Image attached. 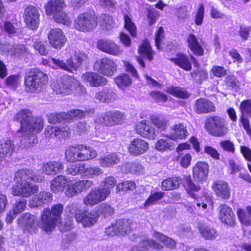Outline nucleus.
Masks as SVG:
<instances>
[{
    "instance_id": "9d476101",
    "label": "nucleus",
    "mask_w": 251,
    "mask_h": 251,
    "mask_svg": "<svg viewBox=\"0 0 251 251\" xmlns=\"http://www.w3.org/2000/svg\"><path fill=\"white\" fill-rule=\"evenodd\" d=\"M72 210L76 222L81 224L84 227H92L99 219V213L97 210H89L77 207L72 208Z\"/></svg>"
},
{
    "instance_id": "13d9d810",
    "label": "nucleus",
    "mask_w": 251,
    "mask_h": 251,
    "mask_svg": "<svg viewBox=\"0 0 251 251\" xmlns=\"http://www.w3.org/2000/svg\"><path fill=\"white\" fill-rule=\"evenodd\" d=\"M151 121L158 129L165 130L168 124V121L165 118L157 116L151 117Z\"/></svg>"
},
{
    "instance_id": "8fccbe9b",
    "label": "nucleus",
    "mask_w": 251,
    "mask_h": 251,
    "mask_svg": "<svg viewBox=\"0 0 251 251\" xmlns=\"http://www.w3.org/2000/svg\"><path fill=\"white\" fill-rule=\"evenodd\" d=\"M136 183L133 181L123 180L118 183L116 187L117 192H123L126 193L133 191L136 188Z\"/></svg>"
},
{
    "instance_id": "79ce46f5",
    "label": "nucleus",
    "mask_w": 251,
    "mask_h": 251,
    "mask_svg": "<svg viewBox=\"0 0 251 251\" xmlns=\"http://www.w3.org/2000/svg\"><path fill=\"white\" fill-rule=\"evenodd\" d=\"M43 171L47 175H56L64 169L62 163L57 161L49 162L44 164Z\"/></svg>"
},
{
    "instance_id": "a18cd8bd",
    "label": "nucleus",
    "mask_w": 251,
    "mask_h": 251,
    "mask_svg": "<svg viewBox=\"0 0 251 251\" xmlns=\"http://www.w3.org/2000/svg\"><path fill=\"white\" fill-rule=\"evenodd\" d=\"M124 28L128 31L132 38H136L137 36V28L135 24L127 14L124 16Z\"/></svg>"
},
{
    "instance_id": "4be33fe9",
    "label": "nucleus",
    "mask_w": 251,
    "mask_h": 251,
    "mask_svg": "<svg viewBox=\"0 0 251 251\" xmlns=\"http://www.w3.org/2000/svg\"><path fill=\"white\" fill-rule=\"evenodd\" d=\"M148 142L143 139L135 138L131 140L127 147V151L130 155L138 156L145 153L149 149Z\"/></svg>"
},
{
    "instance_id": "6e6552de",
    "label": "nucleus",
    "mask_w": 251,
    "mask_h": 251,
    "mask_svg": "<svg viewBox=\"0 0 251 251\" xmlns=\"http://www.w3.org/2000/svg\"><path fill=\"white\" fill-rule=\"evenodd\" d=\"M99 17L94 11H86L80 13L74 20L75 28L84 33L95 30L98 25Z\"/></svg>"
},
{
    "instance_id": "2f4dec72",
    "label": "nucleus",
    "mask_w": 251,
    "mask_h": 251,
    "mask_svg": "<svg viewBox=\"0 0 251 251\" xmlns=\"http://www.w3.org/2000/svg\"><path fill=\"white\" fill-rule=\"evenodd\" d=\"M172 130V132L168 137L173 140H184L189 135L186 126L182 123L175 124Z\"/></svg>"
},
{
    "instance_id": "680f3d73",
    "label": "nucleus",
    "mask_w": 251,
    "mask_h": 251,
    "mask_svg": "<svg viewBox=\"0 0 251 251\" xmlns=\"http://www.w3.org/2000/svg\"><path fill=\"white\" fill-rule=\"evenodd\" d=\"M149 95L153 100L158 102H166L168 99V96L160 91H151L149 93Z\"/></svg>"
},
{
    "instance_id": "3c124183",
    "label": "nucleus",
    "mask_w": 251,
    "mask_h": 251,
    "mask_svg": "<svg viewBox=\"0 0 251 251\" xmlns=\"http://www.w3.org/2000/svg\"><path fill=\"white\" fill-rule=\"evenodd\" d=\"M165 193L163 191H155L151 193L144 203L145 207H148L154 204L158 201L161 200L165 196Z\"/></svg>"
},
{
    "instance_id": "f257e3e1",
    "label": "nucleus",
    "mask_w": 251,
    "mask_h": 251,
    "mask_svg": "<svg viewBox=\"0 0 251 251\" xmlns=\"http://www.w3.org/2000/svg\"><path fill=\"white\" fill-rule=\"evenodd\" d=\"M15 183L12 187V193L14 196L28 198L37 194L39 190V186L32 184L30 180L35 183L41 182L44 180V176L35 173L28 169L18 170L15 174Z\"/></svg>"
},
{
    "instance_id": "338daca9",
    "label": "nucleus",
    "mask_w": 251,
    "mask_h": 251,
    "mask_svg": "<svg viewBox=\"0 0 251 251\" xmlns=\"http://www.w3.org/2000/svg\"><path fill=\"white\" fill-rule=\"evenodd\" d=\"M171 143L166 139H160L155 143V149L160 151L171 150Z\"/></svg>"
},
{
    "instance_id": "c03bdc74",
    "label": "nucleus",
    "mask_w": 251,
    "mask_h": 251,
    "mask_svg": "<svg viewBox=\"0 0 251 251\" xmlns=\"http://www.w3.org/2000/svg\"><path fill=\"white\" fill-rule=\"evenodd\" d=\"M114 82L119 88L124 89L132 84V80L128 74L121 73L114 77Z\"/></svg>"
},
{
    "instance_id": "4c0bfd02",
    "label": "nucleus",
    "mask_w": 251,
    "mask_h": 251,
    "mask_svg": "<svg viewBox=\"0 0 251 251\" xmlns=\"http://www.w3.org/2000/svg\"><path fill=\"white\" fill-rule=\"evenodd\" d=\"M14 148V145L11 140H0V162L2 161L6 156L11 155Z\"/></svg>"
},
{
    "instance_id": "5701e85b",
    "label": "nucleus",
    "mask_w": 251,
    "mask_h": 251,
    "mask_svg": "<svg viewBox=\"0 0 251 251\" xmlns=\"http://www.w3.org/2000/svg\"><path fill=\"white\" fill-rule=\"evenodd\" d=\"M44 123L42 124V126L39 130H32L28 129L25 132H17L20 133L21 139L20 143L24 148H29L34 146L38 142L37 134L41 132L44 128Z\"/></svg>"
},
{
    "instance_id": "423d86ee",
    "label": "nucleus",
    "mask_w": 251,
    "mask_h": 251,
    "mask_svg": "<svg viewBox=\"0 0 251 251\" xmlns=\"http://www.w3.org/2000/svg\"><path fill=\"white\" fill-rule=\"evenodd\" d=\"M64 207L61 203L54 204L50 209H44L40 218V228L46 232L52 231L60 219Z\"/></svg>"
},
{
    "instance_id": "4d7b16f0",
    "label": "nucleus",
    "mask_w": 251,
    "mask_h": 251,
    "mask_svg": "<svg viewBox=\"0 0 251 251\" xmlns=\"http://www.w3.org/2000/svg\"><path fill=\"white\" fill-rule=\"evenodd\" d=\"M164 38L165 31L164 28L163 27L160 26L155 33L154 42L157 49L159 50L162 49L161 45Z\"/></svg>"
},
{
    "instance_id": "b1692460",
    "label": "nucleus",
    "mask_w": 251,
    "mask_h": 251,
    "mask_svg": "<svg viewBox=\"0 0 251 251\" xmlns=\"http://www.w3.org/2000/svg\"><path fill=\"white\" fill-rule=\"evenodd\" d=\"M209 166L206 162L198 161L192 169V175L194 180L202 183L207 179Z\"/></svg>"
},
{
    "instance_id": "0eeeda50",
    "label": "nucleus",
    "mask_w": 251,
    "mask_h": 251,
    "mask_svg": "<svg viewBox=\"0 0 251 251\" xmlns=\"http://www.w3.org/2000/svg\"><path fill=\"white\" fill-rule=\"evenodd\" d=\"M49 81L48 75L37 68L29 69L24 78L25 89L30 92H34L41 89Z\"/></svg>"
},
{
    "instance_id": "c85d7f7f",
    "label": "nucleus",
    "mask_w": 251,
    "mask_h": 251,
    "mask_svg": "<svg viewBox=\"0 0 251 251\" xmlns=\"http://www.w3.org/2000/svg\"><path fill=\"white\" fill-rule=\"evenodd\" d=\"M137 51L141 57L150 62L153 60L155 54V51L152 49L149 40L147 38L142 41Z\"/></svg>"
},
{
    "instance_id": "e433bc0d",
    "label": "nucleus",
    "mask_w": 251,
    "mask_h": 251,
    "mask_svg": "<svg viewBox=\"0 0 251 251\" xmlns=\"http://www.w3.org/2000/svg\"><path fill=\"white\" fill-rule=\"evenodd\" d=\"M100 165L104 168L112 167L120 162V158L116 152H110L99 159Z\"/></svg>"
},
{
    "instance_id": "bf43d9fd",
    "label": "nucleus",
    "mask_w": 251,
    "mask_h": 251,
    "mask_svg": "<svg viewBox=\"0 0 251 251\" xmlns=\"http://www.w3.org/2000/svg\"><path fill=\"white\" fill-rule=\"evenodd\" d=\"M67 121L66 112L51 114L48 118V122L50 124H58L62 121Z\"/></svg>"
},
{
    "instance_id": "69168bd1",
    "label": "nucleus",
    "mask_w": 251,
    "mask_h": 251,
    "mask_svg": "<svg viewBox=\"0 0 251 251\" xmlns=\"http://www.w3.org/2000/svg\"><path fill=\"white\" fill-rule=\"evenodd\" d=\"M84 175L89 177H93L103 174L102 169L98 167H87L86 166Z\"/></svg>"
},
{
    "instance_id": "1a4fd4ad",
    "label": "nucleus",
    "mask_w": 251,
    "mask_h": 251,
    "mask_svg": "<svg viewBox=\"0 0 251 251\" xmlns=\"http://www.w3.org/2000/svg\"><path fill=\"white\" fill-rule=\"evenodd\" d=\"M204 128L207 133L213 137H223L228 132L226 120L217 115L208 117L205 121Z\"/></svg>"
},
{
    "instance_id": "37998d69",
    "label": "nucleus",
    "mask_w": 251,
    "mask_h": 251,
    "mask_svg": "<svg viewBox=\"0 0 251 251\" xmlns=\"http://www.w3.org/2000/svg\"><path fill=\"white\" fill-rule=\"evenodd\" d=\"M166 93L176 98L187 99L190 97V94L184 88L179 86H171L167 88Z\"/></svg>"
},
{
    "instance_id": "4468645a",
    "label": "nucleus",
    "mask_w": 251,
    "mask_h": 251,
    "mask_svg": "<svg viewBox=\"0 0 251 251\" xmlns=\"http://www.w3.org/2000/svg\"><path fill=\"white\" fill-rule=\"evenodd\" d=\"M77 80L74 76L65 75L62 76L57 84L54 86L53 90L56 94L68 95L75 90Z\"/></svg>"
},
{
    "instance_id": "f3484780",
    "label": "nucleus",
    "mask_w": 251,
    "mask_h": 251,
    "mask_svg": "<svg viewBox=\"0 0 251 251\" xmlns=\"http://www.w3.org/2000/svg\"><path fill=\"white\" fill-rule=\"evenodd\" d=\"M218 218L220 222L225 225L233 227L236 224V218L232 209L225 203L219 206Z\"/></svg>"
},
{
    "instance_id": "bb28decb",
    "label": "nucleus",
    "mask_w": 251,
    "mask_h": 251,
    "mask_svg": "<svg viewBox=\"0 0 251 251\" xmlns=\"http://www.w3.org/2000/svg\"><path fill=\"white\" fill-rule=\"evenodd\" d=\"M82 79L84 82L89 83L91 87H99L105 85L107 79L102 75L97 73L88 72L82 75Z\"/></svg>"
},
{
    "instance_id": "6e6d98bb",
    "label": "nucleus",
    "mask_w": 251,
    "mask_h": 251,
    "mask_svg": "<svg viewBox=\"0 0 251 251\" xmlns=\"http://www.w3.org/2000/svg\"><path fill=\"white\" fill-rule=\"evenodd\" d=\"M85 111L82 110L75 109L70 110L66 112L67 122L82 119L85 116Z\"/></svg>"
},
{
    "instance_id": "9b49d317",
    "label": "nucleus",
    "mask_w": 251,
    "mask_h": 251,
    "mask_svg": "<svg viewBox=\"0 0 251 251\" xmlns=\"http://www.w3.org/2000/svg\"><path fill=\"white\" fill-rule=\"evenodd\" d=\"M94 69L103 76L111 77L117 71L118 68L114 59L104 57L95 61Z\"/></svg>"
},
{
    "instance_id": "20e7f679",
    "label": "nucleus",
    "mask_w": 251,
    "mask_h": 251,
    "mask_svg": "<svg viewBox=\"0 0 251 251\" xmlns=\"http://www.w3.org/2000/svg\"><path fill=\"white\" fill-rule=\"evenodd\" d=\"M13 120L20 124L17 132H25L28 129L39 130L44 123L42 117L33 116L32 112L26 108L18 111L14 115Z\"/></svg>"
},
{
    "instance_id": "7c9ffc66",
    "label": "nucleus",
    "mask_w": 251,
    "mask_h": 251,
    "mask_svg": "<svg viewBox=\"0 0 251 251\" xmlns=\"http://www.w3.org/2000/svg\"><path fill=\"white\" fill-rule=\"evenodd\" d=\"M66 7L64 0H49L44 6L46 15L52 16Z\"/></svg>"
},
{
    "instance_id": "864d4df0",
    "label": "nucleus",
    "mask_w": 251,
    "mask_h": 251,
    "mask_svg": "<svg viewBox=\"0 0 251 251\" xmlns=\"http://www.w3.org/2000/svg\"><path fill=\"white\" fill-rule=\"evenodd\" d=\"M3 30L8 35H15L20 31L21 29L18 23L5 21L3 23Z\"/></svg>"
},
{
    "instance_id": "473e14b6",
    "label": "nucleus",
    "mask_w": 251,
    "mask_h": 251,
    "mask_svg": "<svg viewBox=\"0 0 251 251\" xmlns=\"http://www.w3.org/2000/svg\"><path fill=\"white\" fill-rule=\"evenodd\" d=\"M130 230L129 224L127 222H123L108 226L105 229V233L108 236H113L115 235L126 234Z\"/></svg>"
},
{
    "instance_id": "49530a36",
    "label": "nucleus",
    "mask_w": 251,
    "mask_h": 251,
    "mask_svg": "<svg viewBox=\"0 0 251 251\" xmlns=\"http://www.w3.org/2000/svg\"><path fill=\"white\" fill-rule=\"evenodd\" d=\"M86 166L83 163L70 165L67 167V174L72 176L84 175Z\"/></svg>"
},
{
    "instance_id": "ea45409f",
    "label": "nucleus",
    "mask_w": 251,
    "mask_h": 251,
    "mask_svg": "<svg viewBox=\"0 0 251 251\" xmlns=\"http://www.w3.org/2000/svg\"><path fill=\"white\" fill-rule=\"evenodd\" d=\"M115 96V93L114 92L113 89L105 87L101 91L96 93L95 97L96 99L102 102H109L112 99H114Z\"/></svg>"
},
{
    "instance_id": "dca6fc26",
    "label": "nucleus",
    "mask_w": 251,
    "mask_h": 251,
    "mask_svg": "<svg viewBox=\"0 0 251 251\" xmlns=\"http://www.w3.org/2000/svg\"><path fill=\"white\" fill-rule=\"evenodd\" d=\"M134 130L137 134L148 140H154L157 136L155 128L150 121L146 119L137 123Z\"/></svg>"
},
{
    "instance_id": "f704fd0d",
    "label": "nucleus",
    "mask_w": 251,
    "mask_h": 251,
    "mask_svg": "<svg viewBox=\"0 0 251 251\" xmlns=\"http://www.w3.org/2000/svg\"><path fill=\"white\" fill-rule=\"evenodd\" d=\"M182 179L179 176H172L164 179L161 182V188L163 191H171L179 188Z\"/></svg>"
},
{
    "instance_id": "a211bd4d",
    "label": "nucleus",
    "mask_w": 251,
    "mask_h": 251,
    "mask_svg": "<svg viewBox=\"0 0 251 251\" xmlns=\"http://www.w3.org/2000/svg\"><path fill=\"white\" fill-rule=\"evenodd\" d=\"M241 115L239 121L242 123V126L247 134L251 135V128L249 119L251 118V100L246 99L242 101L239 106Z\"/></svg>"
},
{
    "instance_id": "2eb2a0df",
    "label": "nucleus",
    "mask_w": 251,
    "mask_h": 251,
    "mask_svg": "<svg viewBox=\"0 0 251 251\" xmlns=\"http://www.w3.org/2000/svg\"><path fill=\"white\" fill-rule=\"evenodd\" d=\"M50 46L56 50H60L65 46L67 38L63 30L59 28L51 29L48 34Z\"/></svg>"
},
{
    "instance_id": "39448f33",
    "label": "nucleus",
    "mask_w": 251,
    "mask_h": 251,
    "mask_svg": "<svg viewBox=\"0 0 251 251\" xmlns=\"http://www.w3.org/2000/svg\"><path fill=\"white\" fill-rule=\"evenodd\" d=\"M97 156V153L95 150L84 144L70 146L65 153V159L70 163L88 161Z\"/></svg>"
},
{
    "instance_id": "a878e982",
    "label": "nucleus",
    "mask_w": 251,
    "mask_h": 251,
    "mask_svg": "<svg viewBox=\"0 0 251 251\" xmlns=\"http://www.w3.org/2000/svg\"><path fill=\"white\" fill-rule=\"evenodd\" d=\"M97 48L109 54L116 56L121 52L120 46L114 41L103 39H99L97 42Z\"/></svg>"
},
{
    "instance_id": "c9c22d12",
    "label": "nucleus",
    "mask_w": 251,
    "mask_h": 251,
    "mask_svg": "<svg viewBox=\"0 0 251 251\" xmlns=\"http://www.w3.org/2000/svg\"><path fill=\"white\" fill-rule=\"evenodd\" d=\"M185 182V189L188 196L193 199L194 200H197L198 196L196 193L199 192L201 189V187L197 185L192 180L191 176H186L184 178Z\"/></svg>"
},
{
    "instance_id": "f8f14e48",
    "label": "nucleus",
    "mask_w": 251,
    "mask_h": 251,
    "mask_svg": "<svg viewBox=\"0 0 251 251\" xmlns=\"http://www.w3.org/2000/svg\"><path fill=\"white\" fill-rule=\"evenodd\" d=\"M101 125L105 126H113L123 124L126 120L124 112L119 110H109L99 118Z\"/></svg>"
},
{
    "instance_id": "aec40b11",
    "label": "nucleus",
    "mask_w": 251,
    "mask_h": 251,
    "mask_svg": "<svg viewBox=\"0 0 251 251\" xmlns=\"http://www.w3.org/2000/svg\"><path fill=\"white\" fill-rule=\"evenodd\" d=\"M93 185V181L90 180H76L70 184L65 190V195L69 198L76 196L81 192L91 187Z\"/></svg>"
},
{
    "instance_id": "a19ab883",
    "label": "nucleus",
    "mask_w": 251,
    "mask_h": 251,
    "mask_svg": "<svg viewBox=\"0 0 251 251\" xmlns=\"http://www.w3.org/2000/svg\"><path fill=\"white\" fill-rule=\"evenodd\" d=\"M199 231L201 236L206 240H212L218 236L216 230L205 224H200L198 226Z\"/></svg>"
},
{
    "instance_id": "5fc2aeb1",
    "label": "nucleus",
    "mask_w": 251,
    "mask_h": 251,
    "mask_svg": "<svg viewBox=\"0 0 251 251\" xmlns=\"http://www.w3.org/2000/svg\"><path fill=\"white\" fill-rule=\"evenodd\" d=\"M33 47L41 55L46 56L49 54L46 42L40 39L36 40L33 43Z\"/></svg>"
},
{
    "instance_id": "c756f323",
    "label": "nucleus",
    "mask_w": 251,
    "mask_h": 251,
    "mask_svg": "<svg viewBox=\"0 0 251 251\" xmlns=\"http://www.w3.org/2000/svg\"><path fill=\"white\" fill-rule=\"evenodd\" d=\"M70 180L65 176L59 175L55 176L50 181V188L54 193L63 192L68 187Z\"/></svg>"
},
{
    "instance_id": "603ef678",
    "label": "nucleus",
    "mask_w": 251,
    "mask_h": 251,
    "mask_svg": "<svg viewBox=\"0 0 251 251\" xmlns=\"http://www.w3.org/2000/svg\"><path fill=\"white\" fill-rule=\"evenodd\" d=\"M103 29H108L114 23L113 17L108 14H101L98 19V23Z\"/></svg>"
},
{
    "instance_id": "de8ad7c7",
    "label": "nucleus",
    "mask_w": 251,
    "mask_h": 251,
    "mask_svg": "<svg viewBox=\"0 0 251 251\" xmlns=\"http://www.w3.org/2000/svg\"><path fill=\"white\" fill-rule=\"evenodd\" d=\"M52 18L54 21L59 24L69 26L72 24L71 18L69 17L68 14L63 10L54 15Z\"/></svg>"
},
{
    "instance_id": "ddd939ff",
    "label": "nucleus",
    "mask_w": 251,
    "mask_h": 251,
    "mask_svg": "<svg viewBox=\"0 0 251 251\" xmlns=\"http://www.w3.org/2000/svg\"><path fill=\"white\" fill-rule=\"evenodd\" d=\"M18 226L25 233H36L38 229L37 217L30 213L23 214L17 220Z\"/></svg>"
},
{
    "instance_id": "412c9836",
    "label": "nucleus",
    "mask_w": 251,
    "mask_h": 251,
    "mask_svg": "<svg viewBox=\"0 0 251 251\" xmlns=\"http://www.w3.org/2000/svg\"><path fill=\"white\" fill-rule=\"evenodd\" d=\"M215 195L219 199L227 200L230 199L231 189L227 182L224 180H215L211 185Z\"/></svg>"
},
{
    "instance_id": "58836bf2",
    "label": "nucleus",
    "mask_w": 251,
    "mask_h": 251,
    "mask_svg": "<svg viewBox=\"0 0 251 251\" xmlns=\"http://www.w3.org/2000/svg\"><path fill=\"white\" fill-rule=\"evenodd\" d=\"M153 237L162 243L166 248L171 250L176 249V242L172 238L158 231L153 232Z\"/></svg>"
},
{
    "instance_id": "f03ea898",
    "label": "nucleus",
    "mask_w": 251,
    "mask_h": 251,
    "mask_svg": "<svg viewBox=\"0 0 251 251\" xmlns=\"http://www.w3.org/2000/svg\"><path fill=\"white\" fill-rule=\"evenodd\" d=\"M186 43L187 47L192 52V54L189 56L183 52H177L175 57L170 58L169 60L184 71H190L192 68L191 60L194 64L198 63L194 56H202L204 55L203 46L205 43L201 39L199 40L197 36L193 33L188 35Z\"/></svg>"
},
{
    "instance_id": "774afa93",
    "label": "nucleus",
    "mask_w": 251,
    "mask_h": 251,
    "mask_svg": "<svg viewBox=\"0 0 251 251\" xmlns=\"http://www.w3.org/2000/svg\"><path fill=\"white\" fill-rule=\"evenodd\" d=\"M212 75L216 77H222L227 74L226 70L223 66L214 65L210 70Z\"/></svg>"
},
{
    "instance_id": "6ab92c4d",
    "label": "nucleus",
    "mask_w": 251,
    "mask_h": 251,
    "mask_svg": "<svg viewBox=\"0 0 251 251\" xmlns=\"http://www.w3.org/2000/svg\"><path fill=\"white\" fill-rule=\"evenodd\" d=\"M40 13L36 7L32 5L27 6L25 9L24 22L28 27L36 29L39 26Z\"/></svg>"
},
{
    "instance_id": "09e8293b",
    "label": "nucleus",
    "mask_w": 251,
    "mask_h": 251,
    "mask_svg": "<svg viewBox=\"0 0 251 251\" xmlns=\"http://www.w3.org/2000/svg\"><path fill=\"white\" fill-rule=\"evenodd\" d=\"M21 75L19 74L10 75L4 80L6 87L15 90L20 83Z\"/></svg>"
},
{
    "instance_id": "0e129e2a",
    "label": "nucleus",
    "mask_w": 251,
    "mask_h": 251,
    "mask_svg": "<svg viewBox=\"0 0 251 251\" xmlns=\"http://www.w3.org/2000/svg\"><path fill=\"white\" fill-rule=\"evenodd\" d=\"M75 60L76 61L79 67L83 64H88L89 63V57L87 53L78 51L75 52L74 54Z\"/></svg>"
},
{
    "instance_id": "e2e57ef3",
    "label": "nucleus",
    "mask_w": 251,
    "mask_h": 251,
    "mask_svg": "<svg viewBox=\"0 0 251 251\" xmlns=\"http://www.w3.org/2000/svg\"><path fill=\"white\" fill-rule=\"evenodd\" d=\"M204 15V7L202 4H201L197 11L194 17V23L196 25H201L203 21Z\"/></svg>"
},
{
    "instance_id": "7ed1b4c3",
    "label": "nucleus",
    "mask_w": 251,
    "mask_h": 251,
    "mask_svg": "<svg viewBox=\"0 0 251 251\" xmlns=\"http://www.w3.org/2000/svg\"><path fill=\"white\" fill-rule=\"evenodd\" d=\"M103 187L95 188L83 198V202L86 206H93L104 201L110 194L111 190L117 183L116 178L113 176L106 177L102 181Z\"/></svg>"
},
{
    "instance_id": "052dcab7",
    "label": "nucleus",
    "mask_w": 251,
    "mask_h": 251,
    "mask_svg": "<svg viewBox=\"0 0 251 251\" xmlns=\"http://www.w3.org/2000/svg\"><path fill=\"white\" fill-rule=\"evenodd\" d=\"M27 201L26 200L21 199L16 201L13 204L12 211L15 215H18L24 211L26 207Z\"/></svg>"
},
{
    "instance_id": "393cba45",
    "label": "nucleus",
    "mask_w": 251,
    "mask_h": 251,
    "mask_svg": "<svg viewBox=\"0 0 251 251\" xmlns=\"http://www.w3.org/2000/svg\"><path fill=\"white\" fill-rule=\"evenodd\" d=\"M194 111L197 114H207L215 112L216 107L210 100L205 98L198 99L194 105Z\"/></svg>"
},
{
    "instance_id": "cd10ccee",
    "label": "nucleus",
    "mask_w": 251,
    "mask_h": 251,
    "mask_svg": "<svg viewBox=\"0 0 251 251\" xmlns=\"http://www.w3.org/2000/svg\"><path fill=\"white\" fill-rule=\"evenodd\" d=\"M45 133L49 137L54 135L59 138L66 139L71 136V130L70 127L67 125L60 126H49L45 130Z\"/></svg>"
},
{
    "instance_id": "72a5a7b5",
    "label": "nucleus",
    "mask_w": 251,
    "mask_h": 251,
    "mask_svg": "<svg viewBox=\"0 0 251 251\" xmlns=\"http://www.w3.org/2000/svg\"><path fill=\"white\" fill-rule=\"evenodd\" d=\"M52 200V195L50 192L41 191L29 201L31 207H38L44 204L50 202Z\"/></svg>"
}]
</instances>
